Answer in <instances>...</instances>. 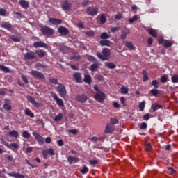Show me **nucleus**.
<instances>
[{"label":"nucleus","instance_id":"f257e3e1","mask_svg":"<svg viewBox=\"0 0 178 178\" xmlns=\"http://www.w3.org/2000/svg\"><path fill=\"white\" fill-rule=\"evenodd\" d=\"M96 55L103 62L108 60L109 58H111V50L108 48H104L102 49V53L98 52Z\"/></svg>","mask_w":178,"mask_h":178},{"label":"nucleus","instance_id":"f03ea898","mask_svg":"<svg viewBox=\"0 0 178 178\" xmlns=\"http://www.w3.org/2000/svg\"><path fill=\"white\" fill-rule=\"evenodd\" d=\"M40 31L42 35L46 37H51V35H54L55 33V30H54V29L47 26H42L40 28Z\"/></svg>","mask_w":178,"mask_h":178},{"label":"nucleus","instance_id":"7ed1b4c3","mask_svg":"<svg viewBox=\"0 0 178 178\" xmlns=\"http://www.w3.org/2000/svg\"><path fill=\"white\" fill-rule=\"evenodd\" d=\"M98 10H99V8L96 6H92L86 8V13L89 16H97L98 15Z\"/></svg>","mask_w":178,"mask_h":178},{"label":"nucleus","instance_id":"20e7f679","mask_svg":"<svg viewBox=\"0 0 178 178\" xmlns=\"http://www.w3.org/2000/svg\"><path fill=\"white\" fill-rule=\"evenodd\" d=\"M30 74L33 76V77H35V79H38V80H44L45 79V75L42 74V72H40L39 71L32 70L30 72Z\"/></svg>","mask_w":178,"mask_h":178},{"label":"nucleus","instance_id":"39448f33","mask_svg":"<svg viewBox=\"0 0 178 178\" xmlns=\"http://www.w3.org/2000/svg\"><path fill=\"white\" fill-rule=\"evenodd\" d=\"M32 134L40 145H43V144L45 143V138L41 136V135H40V134H38L37 131H33Z\"/></svg>","mask_w":178,"mask_h":178},{"label":"nucleus","instance_id":"423d86ee","mask_svg":"<svg viewBox=\"0 0 178 178\" xmlns=\"http://www.w3.org/2000/svg\"><path fill=\"white\" fill-rule=\"evenodd\" d=\"M57 90H58V92H59L60 96L62 97V98H65L66 97L67 90L65 85L62 83H58Z\"/></svg>","mask_w":178,"mask_h":178},{"label":"nucleus","instance_id":"0eeeda50","mask_svg":"<svg viewBox=\"0 0 178 178\" xmlns=\"http://www.w3.org/2000/svg\"><path fill=\"white\" fill-rule=\"evenodd\" d=\"M105 93L99 91L98 92L96 93V95H95L94 98L96 101H97V102H104V99H105Z\"/></svg>","mask_w":178,"mask_h":178},{"label":"nucleus","instance_id":"6e6552de","mask_svg":"<svg viewBox=\"0 0 178 178\" xmlns=\"http://www.w3.org/2000/svg\"><path fill=\"white\" fill-rule=\"evenodd\" d=\"M34 48H45L48 49V44L42 41L35 42L33 43Z\"/></svg>","mask_w":178,"mask_h":178},{"label":"nucleus","instance_id":"1a4fd4ad","mask_svg":"<svg viewBox=\"0 0 178 178\" xmlns=\"http://www.w3.org/2000/svg\"><path fill=\"white\" fill-rule=\"evenodd\" d=\"M0 27L1 29H5V30H7L8 31H12V30H13V25L8 22L1 23Z\"/></svg>","mask_w":178,"mask_h":178},{"label":"nucleus","instance_id":"9d476101","mask_svg":"<svg viewBox=\"0 0 178 178\" xmlns=\"http://www.w3.org/2000/svg\"><path fill=\"white\" fill-rule=\"evenodd\" d=\"M72 6H73L72 5L71 3H69V1L67 0H65V1H63L62 4H61V9H63V10L69 11V10H70V9H72Z\"/></svg>","mask_w":178,"mask_h":178},{"label":"nucleus","instance_id":"9b49d317","mask_svg":"<svg viewBox=\"0 0 178 178\" xmlns=\"http://www.w3.org/2000/svg\"><path fill=\"white\" fill-rule=\"evenodd\" d=\"M26 99L29 101V102H30V104H32V105H34L35 108H40V106H41V104L35 101V98H34V97L33 96L27 95Z\"/></svg>","mask_w":178,"mask_h":178},{"label":"nucleus","instance_id":"f8f14e48","mask_svg":"<svg viewBox=\"0 0 178 178\" xmlns=\"http://www.w3.org/2000/svg\"><path fill=\"white\" fill-rule=\"evenodd\" d=\"M42 154L44 158L47 159L49 154L51 156H54V155H55V150L52 148H49V149H43V150H42Z\"/></svg>","mask_w":178,"mask_h":178},{"label":"nucleus","instance_id":"ddd939ff","mask_svg":"<svg viewBox=\"0 0 178 178\" xmlns=\"http://www.w3.org/2000/svg\"><path fill=\"white\" fill-rule=\"evenodd\" d=\"M4 104L3 106V109L6 111H12V101L8 98L4 99Z\"/></svg>","mask_w":178,"mask_h":178},{"label":"nucleus","instance_id":"4468645a","mask_svg":"<svg viewBox=\"0 0 178 178\" xmlns=\"http://www.w3.org/2000/svg\"><path fill=\"white\" fill-rule=\"evenodd\" d=\"M24 58L26 60H31V59H35V58H37V54L35 51H31L24 54Z\"/></svg>","mask_w":178,"mask_h":178},{"label":"nucleus","instance_id":"2eb2a0df","mask_svg":"<svg viewBox=\"0 0 178 178\" xmlns=\"http://www.w3.org/2000/svg\"><path fill=\"white\" fill-rule=\"evenodd\" d=\"M145 30L147 31L149 35H152V37H154V38L158 36V32H156V30L154 29V28L145 27Z\"/></svg>","mask_w":178,"mask_h":178},{"label":"nucleus","instance_id":"dca6fc26","mask_svg":"<svg viewBox=\"0 0 178 178\" xmlns=\"http://www.w3.org/2000/svg\"><path fill=\"white\" fill-rule=\"evenodd\" d=\"M58 32L61 34V35H67L70 33L69 29L65 26H60L58 29Z\"/></svg>","mask_w":178,"mask_h":178},{"label":"nucleus","instance_id":"f3484780","mask_svg":"<svg viewBox=\"0 0 178 178\" xmlns=\"http://www.w3.org/2000/svg\"><path fill=\"white\" fill-rule=\"evenodd\" d=\"M88 99L87 95L83 94V95H79L76 96V101L78 102H81V104H84Z\"/></svg>","mask_w":178,"mask_h":178},{"label":"nucleus","instance_id":"a211bd4d","mask_svg":"<svg viewBox=\"0 0 178 178\" xmlns=\"http://www.w3.org/2000/svg\"><path fill=\"white\" fill-rule=\"evenodd\" d=\"M72 77L77 83H83V78L81 77V74L80 72L74 73Z\"/></svg>","mask_w":178,"mask_h":178},{"label":"nucleus","instance_id":"6ab92c4d","mask_svg":"<svg viewBox=\"0 0 178 178\" xmlns=\"http://www.w3.org/2000/svg\"><path fill=\"white\" fill-rule=\"evenodd\" d=\"M53 98L56 101V102L57 105H58V106H65V104L63 103V100L62 99L59 98L58 97V95L54 94L53 95Z\"/></svg>","mask_w":178,"mask_h":178},{"label":"nucleus","instance_id":"aec40b11","mask_svg":"<svg viewBox=\"0 0 178 178\" xmlns=\"http://www.w3.org/2000/svg\"><path fill=\"white\" fill-rule=\"evenodd\" d=\"M7 175L10 176V177H15V178H26L23 175L20 173H16L15 172H13L11 173L8 172Z\"/></svg>","mask_w":178,"mask_h":178},{"label":"nucleus","instance_id":"412c9836","mask_svg":"<svg viewBox=\"0 0 178 178\" xmlns=\"http://www.w3.org/2000/svg\"><path fill=\"white\" fill-rule=\"evenodd\" d=\"M49 23L58 26V24H62V19H58L56 18H49Z\"/></svg>","mask_w":178,"mask_h":178},{"label":"nucleus","instance_id":"4be33fe9","mask_svg":"<svg viewBox=\"0 0 178 178\" xmlns=\"http://www.w3.org/2000/svg\"><path fill=\"white\" fill-rule=\"evenodd\" d=\"M19 5L24 9H27V8H29L30 6L29 1H27L26 0H19Z\"/></svg>","mask_w":178,"mask_h":178},{"label":"nucleus","instance_id":"5701e85b","mask_svg":"<svg viewBox=\"0 0 178 178\" xmlns=\"http://www.w3.org/2000/svg\"><path fill=\"white\" fill-rule=\"evenodd\" d=\"M35 52V54L38 55L39 58H44V56L47 55V52H45L42 49L36 50Z\"/></svg>","mask_w":178,"mask_h":178},{"label":"nucleus","instance_id":"b1692460","mask_svg":"<svg viewBox=\"0 0 178 178\" xmlns=\"http://www.w3.org/2000/svg\"><path fill=\"white\" fill-rule=\"evenodd\" d=\"M113 132V127H112V124H108L106 126L105 130H104V133L106 134L107 133L111 134Z\"/></svg>","mask_w":178,"mask_h":178},{"label":"nucleus","instance_id":"393cba45","mask_svg":"<svg viewBox=\"0 0 178 178\" xmlns=\"http://www.w3.org/2000/svg\"><path fill=\"white\" fill-rule=\"evenodd\" d=\"M151 109L153 111V112H156V111H158V109H162V105L154 103L152 104Z\"/></svg>","mask_w":178,"mask_h":178},{"label":"nucleus","instance_id":"a878e982","mask_svg":"<svg viewBox=\"0 0 178 178\" xmlns=\"http://www.w3.org/2000/svg\"><path fill=\"white\" fill-rule=\"evenodd\" d=\"M99 44L102 47H109V45H111V41L106 40V39H103V40H100Z\"/></svg>","mask_w":178,"mask_h":178},{"label":"nucleus","instance_id":"bb28decb","mask_svg":"<svg viewBox=\"0 0 178 178\" xmlns=\"http://www.w3.org/2000/svg\"><path fill=\"white\" fill-rule=\"evenodd\" d=\"M99 67V63L97 62H95V63L92 64L90 67V70L92 72H95L97 69Z\"/></svg>","mask_w":178,"mask_h":178},{"label":"nucleus","instance_id":"cd10ccee","mask_svg":"<svg viewBox=\"0 0 178 178\" xmlns=\"http://www.w3.org/2000/svg\"><path fill=\"white\" fill-rule=\"evenodd\" d=\"M10 137H14V138H17L19 137V132L16 130H13L8 133Z\"/></svg>","mask_w":178,"mask_h":178},{"label":"nucleus","instance_id":"c85d7f7f","mask_svg":"<svg viewBox=\"0 0 178 178\" xmlns=\"http://www.w3.org/2000/svg\"><path fill=\"white\" fill-rule=\"evenodd\" d=\"M125 47H127V48L131 49V51L136 49V47H134V45H133V43L131 42H125Z\"/></svg>","mask_w":178,"mask_h":178},{"label":"nucleus","instance_id":"c756f323","mask_svg":"<svg viewBox=\"0 0 178 178\" xmlns=\"http://www.w3.org/2000/svg\"><path fill=\"white\" fill-rule=\"evenodd\" d=\"M8 37H9V38H10V40L14 41V42H20V41H21L20 38H19L15 35H9Z\"/></svg>","mask_w":178,"mask_h":178},{"label":"nucleus","instance_id":"7c9ffc66","mask_svg":"<svg viewBox=\"0 0 178 178\" xmlns=\"http://www.w3.org/2000/svg\"><path fill=\"white\" fill-rule=\"evenodd\" d=\"M84 83H86L87 84H91V76L90 75H85L83 79Z\"/></svg>","mask_w":178,"mask_h":178},{"label":"nucleus","instance_id":"2f4dec72","mask_svg":"<svg viewBox=\"0 0 178 178\" xmlns=\"http://www.w3.org/2000/svg\"><path fill=\"white\" fill-rule=\"evenodd\" d=\"M111 35H109L106 32H103L100 34V38L102 40H108V38H110Z\"/></svg>","mask_w":178,"mask_h":178},{"label":"nucleus","instance_id":"473e14b6","mask_svg":"<svg viewBox=\"0 0 178 178\" xmlns=\"http://www.w3.org/2000/svg\"><path fill=\"white\" fill-rule=\"evenodd\" d=\"M105 65L108 69H116V65L113 63H105Z\"/></svg>","mask_w":178,"mask_h":178},{"label":"nucleus","instance_id":"72a5a7b5","mask_svg":"<svg viewBox=\"0 0 178 178\" xmlns=\"http://www.w3.org/2000/svg\"><path fill=\"white\" fill-rule=\"evenodd\" d=\"M63 118V114L62 113H60L57 115H56L54 120L55 122H59L60 120H62Z\"/></svg>","mask_w":178,"mask_h":178},{"label":"nucleus","instance_id":"f704fd0d","mask_svg":"<svg viewBox=\"0 0 178 178\" xmlns=\"http://www.w3.org/2000/svg\"><path fill=\"white\" fill-rule=\"evenodd\" d=\"M25 112V115H26V116H29L30 118H34V113H32L29 108H26L24 111Z\"/></svg>","mask_w":178,"mask_h":178},{"label":"nucleus","instance_id":"c9c22d12","mask_svg":"<svg viewBox=\"0 0 178 178\" xmlns=\"http://www.w3.org/2000/svg\"><path fill=\"white\" fill-rule=\"evenodd\" d=\"M0 69L1 70H2V72H4L5 73H10V70L8 67L0 65Z\"/></svg>","mask_w":178,"mask_h":178},{"label":"nucleus","instance_id":"e433bc0d","mask_svg":"<svg viewBox=\"0 0 178 178\" xmlns=\"http://www.w3.org/2000/svg\"><path fill=\"white\" fill-rule=\"evenodd\" d=\"M145 108V101H142L141 103L139 104V111L140 112H144V109Z\"/></svg>","mask_w":178,"mask_h":178},{"label":"nucleus","instance_id":"4c0bfd02","mask_svg":"<svg viewBox=\"0 0 178 178\" xmlns=\"http://www.w3.org/2000/svg\"><path fill=\"white\" fill-rule=\"evenodd\" d=\"M8 147L10 149H19V145L17 143H11L9 145Z\"/></svg>","mask_w":178,"mask_h":178},{"label":"nucleus","instance_id":"58836bf2","mask_svg":"<svg viewBox=\"0 0 178 178\" xmlns=\"http://www.w3.org/2000/svg\"><path fill=\"white\" fill-rule=\"evenodd\" d=\"M171 81L172 83H173L174 84H177L178 83V75L177 74H175L171 77Z\"/></svg>","mask_w":178,"mask_h":178},{"label":"nucleus","instance_id":"ea45409f","mask_svg":"<svg viewBox=\"0 0 178 178\" xmlns=\"http://www.w3.org/2000/svg\"><path fill=\"white\" fill-rule=\"evenodd\" d=\"M145 149L147 152H149L151 149H152V145H151V143L148 142H145Z\"/></svg>","mask_w":178,"mask_h":178},{"label":"nucleus","instance_id":"a19ab883","mask_svg":"<svg viewBox=\"0 0 178 178\" xmlns=\"http://www.w3.org/2000/svg\"><path fill=\"white\" fill-rule=\"evenodd\" d=\"M80 172L82 175H87L88 173V167L84 165L81 170H80Z\"/></svg>","mask_w":178,"mask_h":178},{"label":"nucleus","instance_id":"79ce46f5","mask_svg":"<svg viewBox=\"0 0 178 178\" xmlns=\"http://www.w3.org/2000/svg\"><path fill=\"white\" fill-rule=\"evenodd\" d=\"M172 45H173V44L169 42V40H164L163 46L165 47V48H170Z\"/></svg>","mask_w":178,"mask_h":178},{"label":"nucleus","instance_id":"37998d69","mask_svg":"<svg viewBox=\"0 0 178 178\" xmlns=\"http://www.w3.org/2000/svg\"><path fill=\"white\" fill-rule=\"evenodd\" d=\"M143 81H147V80H149V78L148 77V72H147L146 70L143 71Z\"/></svg>","mask_w":178,"mask_h":178},{"label":"nucleus","instance_id":"c03bdc74","mask_svg":"<svg viewBox=\"0 0 178 178\" xmlns=\"http://www.w3.org/2000/svg\"><path fill=\"white\" fill-rule=\"evenodd\" d=\"M149 92L150 94H152L154 97H156V95L159 94V91L156 88L150 90Z\"/></svg>","mask_w":178,"mask_h":178},{"label":"nucleus","instance_id":"a18cd8bd","mask_svg":"<svg viewBox=\"0 0 178 178\" xmlns=\"http://www.w3.org/2000/svg\"><path fill=\"white\" fill-rule=\"evenodd\" d=\"M87 59L89 62H97V58L94 56L88 55Z\"/></svg>","mask_w":178,"mask_h":178},{"label":"nucleus","instance_id":"49530a36","mask_svg":"<svg viewBox=\"0 0 178 178\" xmlns=\"http://www.w3.org/2000/svg\"><path fill=\"white\" fill-rule=\"evenodd\" d=\"M30 133H29V131H24L22 133V137L24 138H30Z\"/></svg>","mask_w":178,"mask_h":178},{"label":"nucleus","instance_id":"de8ad7c7","mask_svg":"<svg viewBox=\"0 0 178 178\" xmlns=\"http://www.w3.org/2000/svg\"><path fill=\"white\" fill-rule=\"evenodd\" d=\"M105 23H106V17H105V15H102L100 16V24H105Z\"/></svg>","mask_w":178,"mask_h":178},{"label":"nucleus","instance_id":"09e8293b","mask_svg":"<svg viewBox=\"0 0 178 178\" xmlns=\"http://www.w3.org/2000/svg\"><path fill=\"white\" fill-rule=\"evenodd\" d=\"M136 20H138V17L137 15H134L132 18L129 19V22L131 24L134 23Z\"/></svg>","mask_w":178,"mask_h":178},{"label":"nucleus","instance_id":"8fccbe9b","mask_svg":"<svg viewBox=\"0 0 178 178\" xmlns=\"http://www.w3.org/2000/svg\"><path fill=\"white\" fill-rule=\"evenodd\" d=\"M86 35H88V37H94L95 35V33H94V31H88L85 32Z\"/></svg>","mask_w":178,"mask_h":178},{"label":"nucleus","instance_id":"3c124183","mask_svg":"<svg viewBox=\"0 0 178 178\" xmlns=\"http://www.w3.org/2000/svg\"><path fill=\"white\" fill-rule=\"evenodd\" d=\"M110 121L111 123V126L113 124H118V123H119V120H118L117 118H111Z\"/></svg>","mask_w":178,"mask_h":178},{"label":"nucleus","instance_id":"603ef678","mask_svg":"<svg viewBox=\"0 0 178 178\" xmlns=\"http://www.w3.org/2000/svg\"><path fill=\"white\" fill-rule=\"evenodd\" d=\"M49 83H51L52 84H58V79L50 77L49 79Z\"/></svg>","mask_w":178,"mask_h":178},{"label":"nucleus","instance_id":"864d4df0","mask_svg":"<svg viewBox=\"0 0 178 178\" xmlns=\"http://www.w3.org/2000/svg\"><path fill=\"white\" fill-rule=\"evenodd\" d=\"M121 92L122 94H129V88H126L125 86H122L121 88Z\"/></svg>","mask_w":178,"mask_h":178},{"label":"nucleus","instance_id":"5fc2aeb1","mask_svg":"<svg viewBox=\"0 0 178 178\" xmlns=\"http://www.w3.org/2000/svg\"><path fill=\"white\" fill-rule=\"evenodd\" d=\"M147 127H148V124L146 122H143L140 126V130H147Z\"/></svg>","mask_w":178,"mask_h":178},{"label":"nucleus","instance_id":"6e6d98bb","mask_svg":"<svg viewBox=\"0 0 178 178\" xmlns=\"http://www.w3.org/2000/svg\"><path fill=\"white\" fill-rule=\"evenodd\" d=\"M151 86H154V88H159V85H158L157 80H153L151 83Z\"/></svg>","mask_w":178,"mask_h":178},{"label":"nucleus","instance_id":"4d7b16f0","mask_svg":"<svg viewBox=\"0 0 178 178\" xmlns=\"http://www.w3.org/2000/svg\"><path fill=\"white\" fill-rule=\"evenodd\" d=\"M120 38L121 40H126L127 38V32L122 31Z\"/></svg>","mask_w":178,"mask_h":178},{"label":"nucleus","instance_id":"13d9d810","mask_svg":"<svg viewBox=\"0 0 178 178\" xmlns=\"http://www.w3.org/2000/svg\"><path fill=\"white\" fill-rule=\"evenodd\" d=\"M21 79L25 84H29V79H27V76H26V75H22Z\"/></svg>","mask_w":178,"mask_h":178},{"label":"nucleus","instance_id":"bf43d9fd","mask_svg":"<svg viewBox=\"0 0 178 178\" xmlns=\"http://www.w3.org/2000/svg\"><path fill=\"white\" fill-rule=\"evenodd\" d=\"M0 16H6V10L5 8H0Z\"/></svg>","mask_w":178,"mask_h":178},{"label":"nucleus","instance_id":"052dcab7","mask_svg":"<svg viewBox=\"0 0 178 178\" xmlns=\"http://www.w3.org/2000/svg\"><path fill=\"white\" fill-rule=\"evenodd\" d=\"M37 67H39L40 69H47V65L41 64V63H38L36 65Z\"/></svg>","mask_w":178,"mask_h":178},{"label":"nucleus","instance_id":"680f3d73","mask_svg":"<svg viewBox=\"0 0 178 178\" xmlns=\"http://www.w3.org/2000/svg\"><path fill=\"white\" fill-rule=\"evenodd\" d=\"M81 5L82 6H88L90 5V0H83Z\"/></svg>","mask_w":178,"mask_h":178},{"label":"nucleus","instance_id":"e2e57ef3","mask_svg":"<svg viewBox=\"0 0 178 178\" xmlns=\"http://www.w3.org/2000/svg\"><path fill=\"white\" fill-rule=\"evenodd\" d=\"M57 144L58 147H63V145H65V142H63V140L60 139L57 141Z\"/></svg>","mask_w":178,"mask_h":178},{"label":"nucleus","instance_id":"0e129e2a","mask_svg":"<svg viewBox=\"0 0 178 178\" xmlns=\"http://www.w3.org/2000/svg\"><path fill=\"white\" fill-rule=\"evenodd\" d=\"M161 83H167L168 82V77L166 76L163 75L161 77Z\"/></svg>","mask_w":178,"mask_h":178},{"label":"nucleus","instance_id":"69168bd1","mask_svg":"<svg viewBox=\"0 0 178 178\" xmlns=\"http://www.w3.org/2000/svg\"><path fill=\"white\" fill-rule=\"evenodd\" d=\"M167 170L170 175H173V173H175V169H173V168L168 167Z\"/></svg>","mask_w":178,"mask_h":178},{"label":"nucleus","instance_id":"338daca9","mask_svg":"<svg viewBox=\"0 0 178 178\" xmlns=\"http://www.w3.org/2000/svg\"><path fill=\"white\" fill-rule=\"evenodd\" d=\"M149 118H151V114L146 113L143 115V120H149Z\"/></svg>","mask_w":178,"mask_h":178},{"label":"nucleus","instance_id":"774afa93","mask_svg":"<svg viewBox=\"0 0 178 178\" xmlns=\"http://www.w3.org/2000/svg\"><path fill=\"white\" fill-rule=\"evenodd\" d=\"M33 152V147H28L26 149V154H31Z\"/></svg>","mask_w":178,"mask_h":178}]
</instances>
